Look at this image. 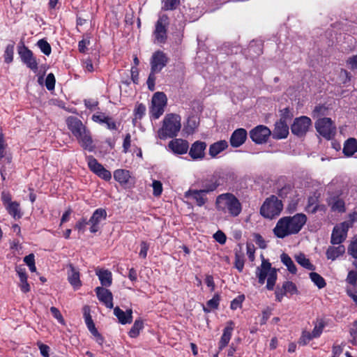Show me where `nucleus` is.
<instances>
[{
	"label": "nucleus",
	"instance_id": "obj_48",
	"mask_svg": "<svg viewBox=\"0 0 357 357\" xmlns=\"http://www.w3.org/2000/svg\"><path fill=\"white\" fill-rule=\"evenodd\" d=\"M282 289L284 291V293H291V294H294L296 291V285L289 281L284 282L282 284Z\"/></svg>",
	"mask_w": 357,
	"mask_h": 357
},
{
	"label": "nucleus",
	"instance_id": "obj_9",
	"mask_svg": "<svg viewBox=\"0 0 357 357\" xmlns=\"http://www.w3.org/2000/svg\"><path fill=\"white\" fill-rule=\"evenodd\" d=\"M317 131L326 139L333 138L336 132V127L330 118H321L315 122Z\"/></svg>",
	"mask_w": 357,
	"mask_h": 357
},
{
	"label": "nucleus",
	"instance_id": "obj_13",
	"mask_svg": "<svg viewBox=\"0 0 357 357\" xmlns=\"http://www.w3.org/2000/svg\"><path fill=\"white\" fill-rule=\"evenodd\" d=\"M18 54L22 62L34 72L38 70V63L33 56L32 52L26 46L22 45L18 47Z\"/></svg>",
	"mask_w": 357,
	"mask_h": 357
},
{
	"label": "nucleus",
	"instance_id": "obj_3",
	"mask_svg": "<svg viewBox=\"0 0 357 357\" xmlns=\"http://www.w3.org/2000/svg\"><path fill=\"white\" fill-rule=\"evenodd\" d=\"M215 207L218 211L228 213L233 217L238 216L242 211L239 200L231 193H223L218 195L215 200Z\"/></svg>",
	"mask_w": 357,
	"mask_h": 357
},
{
	"label": "nucleus",
	"instance_id": "obj_62",
	"mask_svg": "<svg viewBox=\"0 0 357 357\" xmlns=\"http://www.w3.org/2000/svg\"><path fill=\"white\" fill-rule=\"evenodd\" d=\"M213 237L215 239L216 241H218L219 243L220 244H225V242H226V236L225 234L221 231H218L214 235H213Z\"/></svg>",
	"mask_w": 357,
	"mask_h": 357
},
{
	"label": "nucleus",
	"instance_id": "obj_21",
	"mask_svg": "<svg viewBox=\"0 0 357 357\" xmlns=\"http://www.w3.org/2000/svg\"><path fill=\"white\" fill-rule=\"evenodd\" d=\"M95 291L100 301L102 302L109 308L113 307V296L109 289L102 287H98L96 288Z\"/></svg>",
	"mask_w": 357,
	"mask_h": 357
},
{
	"label": "nucleus",
	"instance_id": "obj_59",
	"mask_svg": "<svg viewBox=\"0 0 357 357\" xmlns=\"http://www.w3.org/2000/svg\"><path fill=\"white\" fill-rule=\"evenodd\" d=\"M90 224L86 218L80 219L75 225V228L79 231H84L86 225Z\"/></svg>",
	"mask_w": 357,
	"mask_h": 357
},
{
	"label": "nucleus",
	"instance_id": "obj_54",
	"mask_svg": "<svg viewBox=\"0 0 357 357\" xmlns=\"http://www.w3.org/2000/svg\"><path fill=\"white\" fill-rule=\"evenodd\" d=\"M347 64L352 70H357V54L350 56L347 60Z\"/></svg>",
	"mask_w": 357,
	"mask_h": 357
},
{
	"label": "nucleus",
	"instance_id": "obj_53",
	"mask_svg": "<svg viewBox=\"0 0 357 357\" xmlns=\"http://www.w3.org/2000/svg\"><path fill=\"white\" fill-rule=\"evenodd\" d=\"M90 44V40L89 37L82 39L79 42L78 48L79 51L82 53H85L87 50V45Z\"/></svg>",
	"mask_w": 357,
	"mask_h": 357
},
{
	"label": "nucleus",
	"instance_id": "obj_35",
	"mask_svg": "<svg viewBox=\"0 0 357 357\" xmlns=\"http://www.w3.org/2000/svg\"><path fill=\"white\" fill-rule=\"evenodd\" d=\"M280 258L282 262L287 267L288 271L290 273L295 274L296 273V267L289 255L283 253L281 255Z\"/></svg>",
	"mask_w": 357,
	"mask_h": 357
},
{
	"label": "nucleus",
	"instance_id": "obj_63",
	"mask_svg": "<svg viewBox=\"0 0 357 357\" xmlns=\"http://www.w3.org/2000/svg\"><path fill=\"white\" fill-rule=\"evenodd\" d=\"M38 347L40 351L41 355L43 357H50L49 352H50V347L44 344L38 343Z\"/></svg>",
	"mask_w": 357,
	"mask_h": 357
},
{
	"label": "nucleus",
	"instance_id": "obj_39",
	"mask_svg": "<svg viewBox=\"0 0 357 357\" xmlns=\"http://www.w3.org/2000/svg\"><path fill=\"white\" fill-rule=\"evenodd\" d=\"M6 209L8 210V213L13 215L14 218L15 217H20V204L16 202H12L9 204H8L6 206Z\"/></svg>",
	"mask_w": 357,
	"mask_h": 357
},
{
	"label": "nucleus",
	"instance_id": "obj_46",
	"mask_svg": "<svg viewBox=\"0 0 357 357\" xmlns=\"http://www.w3.org/2000/svg\"><path fill=\"white\" fill-rule=\"evenodd\" d=\"M314 338L312 336V334L307 331H303L301 337L298 340V344L300 345H306L311 340Z\"/></svg>",
	"mask_w": 357,
	"mask_h": 357
},
{
	"label": "nucleus",
	"instance_id": "obj_15",
	"mask_svg": "<svg viewBox=\"0 0 357 357\" xmlns=\"http://www.w3.org/2000/svg\"><path fill=\"white\" fill-rule=\"evenodd\" d=\"M197 184L201 188L200 190L207 194L215 191L220 185V182L216 176H212L198 181Z\"/></svg>",
	"mask_w": 357,
	"mask_h": 357
},
{
	"label": "nucleus",
	"instance_id": "obj_44",
	"mask_svg": "<svg viewBox=\"0 0 357 357\" xmlns=\"http://www.w3.org/2000/svg\"><path fill=\"white\" fill-rule=\"evenodd\" d=\"M179 3L180 0H165L162 8L165 10H174Z\"/></svg>",
	"mask_w": 357,
	"mask_h": 357
},
{
	"label": "nucleus",
	"instance_id": "obj_58",
	"mask_svg": "<svg viewBox=\"0 0 357 357\" xmlns=\"http://www.w3.org/2000/svg\"><path fill=\"white\" fill-rule=\"evenodd\" d=\"M326 111V107L323 105H317L314 107L312 115L314 117H318L319 115H324Z\"/></svg>",
	"mask_w": 357,
	"mask_h": 357
},
{
	"label": "nucleus",
	"instance_id": "obj_45",
	"mask_svg": "<svg viewBox=\"0 0 357 357\" xmlns=\"http://www.w3.org/2000/svg\"><path fill=\"white\" fill-rule=\"evenodd\" d=\"M324 326L325 325L322 321H320L318 324H317L312 333H310L312 336L314 338L319 337L323 331Z\"/></svg>",
	"mask_w": 357,
	"mask_h": 357
},
{
	"label": "nucleus",
	"instance_id": "obj_64",
	"mask_svg": "<svg viewBox=\"0 0 357 357\" xmlns=\"http://www.w3.org/2000/svg\"><path fill=\"white\" fill-rule=\"evenodd\" d=\"M100 178L105 179V181L110 180L112 175L109 171L107 170L105 167L101 169L100 172L97 174Z\"/></svg>",
	"mask_w": 357,
	"mask_h": 357
},
{
	"label": "nucleus",
	"instance_id": "obj_6",
	"mask_svg": "<svg viewBox=\"0 0 357 357\" xmlns=\"http://www.w3.org/2000/svg\"><path fill=\"white\" fill-rule=\"evenodd\" d=\"M356 220V213L350 214L348 220L335 226L331 234V243L336 245L344 242L347 238L349 229L352 227Z\"/></svg>",
	"mask_w": 357,
	"mask_h": 357
},
{
	"label": "nucleus",
	"instance_id": "obj_41",
	"mask_svg": "<svg viewBox=\"0 0 357 357\" xmlns=\"http://www.w3.org/2000/svg\"><path fill=\"white\" fill-rule=\"evenodd\" d=\"M37 44L43 53L47 56L50 54L51 46L46 40L44 39L39 40Z\"/></svg>",
	"mask_w": 357,
	"mask_h": 357
},
{
	"label": "nucleus",
	"instance_id": "obj_52",
	"mask_svg": "<svg viewBox=\"0 0 357 357\" xmlns=\"http://www.w3.org/2000/svg\"><path fill=\"white\" fill-rule=\"evenodd\" d=\"M346 281L349 284L355 286L356 284V282H357V273H356V272L354 271H350L348 273Z\"/></svg>",
	"mask_w": 357,
	"mask_h": 357
},
{
	"label": "nucleus",
	"instance_id": "obj_25",
	"mask_svg": "<svg viewBox=\"0 0 357 357\" xmlns=\"http://www.w3.org/2000/svg\"><path fill=\"white\" fill-rule=\"evenodd\" d=\"M329 246L326 251V256L328 259L335 261L345 253L346 248L342 244H337Z\"/></svg>",
	"mask_w": 357,
	"mask_h": 357
},
{
	"label": "nucleus",
	"instance_id": "obj_26",
	"mask_svg": "<svg viewBox=\"0 0 357 357\" xmlns=\"http://www.w3.org/2000/svg\"><path fill=\"white\" fill-rule=\"evenodd\" d=\"M114 314L118 318L121 324H130L132 320V310H127L126 312L121 310L119 307L114 309Z\"/></svg>",
	"mask_w": 357,
	"mask_h": 357
},
{
	"label": "nucleus",
	"instance_id": "obj_60",
	"mask_svg": "<svg viewBox=\"0 0 357 357\" xmlns=\"http://www.w3.org/2000/svg\"><path fill=\"white\" fill-rule=\"evenodd\" d=\"M247 255L250 261H254L255 259V245L252 243H247Z\"/></svg>",
	"mask_w": 357,
	"mask_h": 357
},
{
	"label": "nucleus",
	"instance_id": "obj_5",
	"mask_svg": "<svg viewBox=\"0 0 357 357\" xmlns=\"http://www.w3.org/2000/svg\"><path fill=\"white\" fill-rule=\"evenodd\" d=\"M255 273L259 283L264 284L267 278V289L268 290L273 289L277 280V271L275 268L271 267V264L268 260L263 258L261 264L257 268Z\"/></svg>",
	"mask_w": 357,
	"mask_h": 357
},
{
	"label": "nucleus",
	"instance_id": "obj_37",
	"mask_svg": "<svg viewBox=\"0 0 357 357\" xmlns=\"http://www.w3.org/2000/svg\"><path fill=\"white\" fill-rule=\"evenodd\" d=\"M310 278L312 280V281L319 288L322 289L326 285V283L325 282V280L321 277L319 274L315 272H312L310 273Z\"/></svg>",
	"mask_w": 357,
	"mask_h": 357
},
{
	"label": "nucleus",
	"instance_id": "obj_43",
	"mask_svg": "<svg viewBox=\"0 0 357 357\" xmlns=\"http://www.w3.org/2000/svg\"><path fill=\"white\" fill-rule=\"evenodd\" d=\"M348 253L357 259V236L354 237L348 247Z\"/></svg>",
	"mask_w": 357,
	"mask_h": 357
},
{
	"label": "nucleus",
	"instance_id": "obj_55",
	"mask_svg": "<svg viewBox=\"0 0 357 357\" xmlns=\"http://www.w3.org/2000/svg\"><path fill=\"white\" fill-rule=\"evenodd\" d=\"M50 312L55 319L58 320V321L62 324H64V319L60 313L59 310L55 307H50Z\"/></svg>",
	"mask_w": 357,
	"mask_h": 357
},
{
	"label": "nucleus",
	"instance_id": "obj_2",
	"mask_svg": "<svg viewBox=\"0 0 357 357\" xmlns=\"http://www.w3.org/2000/svg\"><path fill=\"white\" fill-rule=\"evenodd\" d=\"M66 124L83 149L89 151L94 150L91 132L79 119L75 116H69L66 119Z\"/></svg>",
	"mask_w": 357,
	"mask_h": 357
},
{
	"label": "nucleus",
	"instance_id": "obj_31",
	"mask_svg": "<svg viewBox=\"0 0 357 357\" xmlns=\"http://www.w3.org/2000/svg\"><path fill=\"white\" fill-rule=\"evenodd\" d=\"M84 317L85 319V323L91 333H97V329L95 327V324L92 320V318L90 315V310L88 306L84 307Z\"/></svg>",
	"mask_w": 357,
	"mask_h": 357
},
{
	"label": "nucleus",
	"instance_id": "obj_16",
	"mask_svg": "<svg viewBox=\"0 0 357 357\" xmlns=\"http://www.w3.org/2000/svg\"><path fill=\"white\" fill-rule=\"evenodd\" d=\"M206 144L204 142L196 141L189 151V155L193 160H202L205 156Z\"/></svg>",
	"mask_w": 357,
	"mask_h": 357
},
{
	"label": "nucleus",
	"instance_id": "obj_51",
	"mask_svg": "<svg viewBox=\"0 0 357 357\" xmlns=\"http://www.w3.org/2000/svg\"><path fill=\"white\" fill-rule=\"evenodd\" d=\"M55 85V78L52 73L47 75L45 80V86L48 90H52Z\"/></svg>",
	"mask_w": 357,
	"mask_h": 357
},
{
	"label": "nucleus",
	"instance_id": "obj_7",
	"mask_svg": "<svg viewBox=\"0 0 357 357\" xmlns=\"http://www.w3.org/2000/svg\"><path fill=\"white\" fill-rule=\"evenodd\" d=\"M283 208L281 200L272 195L267 198L260 208V213L266 218L272 219L279 215Z\"/></svg>",
	"mask_w": 357,
	"mask_h": 357
},
{
	"label": "nucleus",
	"instance_id": "obj_27",
	"mask_svg": "<svg viewBox=\"0 0 357 357\" xmlns=\"http://www.w3.org/2000/svg\"><path fill=\"white\" fill-rule=\"evenodd\" d=\"M234 330V323L231 321L225 328L219 342V350H222L229 342Z\"/></svg>",
	"mask_w": 357,
	"mask_h": 357
},
{
	"label": "nucleus",
	"instance_id": "obj_40",
	"mask_svg": "<svg viewBox=\"0 0 357 357\" xmlns=\"http://www.w3.org/2000/svg\"><path fill=\"white\" fill-rule=\"evenodd\" d=\"M13 54H14V43L8 45L6 46L5 52H4V59H5L6 63H10L13 61Z\"/></svg>",
	"mask_w": 357,
	"mask_h": 357
},
{
	"label": "nucleus",
	"instance_id": "obj_1",
	"mask_svg": "<svg viewBox=\"0 0 357 357\" xmlns=\"http://www.w3.org/2000/svg\"><path fill=\"white\" fill-rule=\"evenodd\" d=\"M307 217L303 213L281 218L273 229L274 234L280 238L298 234L306 223Z\"/></svg>",
	"mask_w": 357,
	"mask_h": 357
},
{
	"label": "nucleus",
	"instance_id": "obj_47",
	"mask_svg": "<svg viewBox=\"0 0 357 357\" xmlns=\"http://www.w3.org/2000/svg\"><path fill=\"white\" fill-rule=\"evenodd\" d=\"M235 267L236 269L241 272L244 267V259L242 255L236 253L235 255Z\"/></svg>",
	"mask_w": 357,
	"mask_h": 357
},
{
	"label": "nucleus",
	"instance_id": "obj_49",
	"mask_svg": "<svg viewBox=\"0 0 357 357\" xmlns=\"http://www.w3.org/2000/svg\"><path fill=\"white\" fill-rule=\"evenodd\" d=\"M146 112V107L142 104H138L135 109V119H141Z\"/></svg>",
	"mask_w": 357,
	"mask_h": 357
},
{
	"label": "nucleus",
	"instance_id": "obj_8",
	"mask_svg": "<svg viewBox=\"0 0 357 357\" xmlns=\"http://www.w3.org/2000/svg\"><path fill=\"white\" fill-rule=\"evenodd\" d=\"M169 24V17L166 15H160L155 23V27L153 32L154 43L156 44H163L167 39V26Z\"/></svg>",
	"mask_w": 357,
	"mask_h": 357
},
{
	"label": "nucleus",
	"instance_id": "obj_20",
	"mask_svg": "<svg viewBox=\"0 0 357 357\" xmlns=\"http://www.w3.org/2000/svg\"><path fill=\"white\" fill-rule=\"evenodd\" d=\"M68 268V280L73 286L74 289H78L82 286V282L79 278V272L71 264L67 266Z\"/></svg>",
	"mask_w": 357,
	"mask_h": 357
},
{
	"label": "nucleus",
	"instance_id": "obj_33",
	"mask_svg": "<svg viewBox=\"0 0 357 357\" xmlns=\"http://www.w3.org/2000/svg\"><path fill=\"white\" fill-rule=\"evenodd\" d=\"M86 160L89 169L96 174H98V173L100 172L102 168H104V167L100 163H99L98 160L92 155L87 156Z\"/></svg>",
	"mask_w": 357,
	"mask_h": 357
},
{
	"label": "nucleus",
	"instance_id": "obj_14",
	"mask_svg": "<svg viewBox=\"0 0 357 357\" xmlns=\"http://www.w3.org/2000/svg\"><path fill=\"white\" fill-rule=\"evenodd\" d=\"M168 58L162 51H156L152 55L151 66L153 73H159L167 65Z\"/></svg>",
	"mask_w": 357,
	"mask_h": 357
},
{
	"label": "nucleus",
	"instance_id": "obj_32",
	"mask_svg": "<svg viewBox=\"0 0 357 357\" xmlns=\"http://www.w3.org/2000/svg\"><path fill=\"white\" fill-rule=\"evenodd\" d=\"M114 178L121 183H126L130 178L129 171L125 169H117L114 172Z\"/></svg>",
	"mask_w": 357,
	"mask_h": 357
},
{
	"label": "nucleus",
	"instance_id": "obj_36",
	"mask_svg": "<svg viewBox=\"0 0 357 357\" xmlns=\"http://www.w3.org/2000/svg\"><path fill=\"white\" fill-rule=\"evenodd\" d=\"M144 328V324L143 321L141 319H137L135 320L133 326H132L131 329L130 330L128 334L130 337L135 338L137 337L140 331Z\"/></svg>",
	"mask_w": 357,
	"mask_h": 357
},
{
	"label": "nucleus",
	"instance_id": "obj_56",
	"mask_svg": "<svg viewBox=\"0 0 357 357\" xmlns=\"http://www.w3.org/2000/svg\"><path fill=\"white\" fill-rule=\"evenodd\" d=\"M340 77L343 84H346L351 80L350 73L344 69H341L340 72Z\"/></svg>",
	"mask_w": 357,
	"mask_h": 357
},
{
	"label": "nucleus",
	"instance_id": "obj_4",
	"mask_svg": "<svg viewBox=\"0 0 357 357\" xmlns=\"http://www.w3.org/2000/svg\"><path fill=\"white\" fill-rule=\"evenodd\" d=\"M181 128V116L174 114H169L163 119L162 126L158 131V137L161 139L173 138L177 136Z\"/></svg>",
	"mask_w": 357,
	"mask_h": 357
},
{
	"label": "nucleus",
	"instance_id": "obj_61",
	"mask_svg": "<svg viewBox=\"0 0 357 357\" xmlns=\"http://www.w3.org/2000/svg\"><path fill=\"white\" fill-rule=\"evenodd\" d=\"M155 73H153L152 70H151V73L149 74V76L147 79V85L150 90L153 91L155 89Z\"/></svg>",
	"mask_w": 357,
	"mask_h": 357
},
{
	"label": "nucleus",
	"instance_id": "obj_28",
	"mask_svg": "<svg viewBox=\"0 0 357 357\" xmlns=\"http://www.w3.org/2000/svg\"><path fill=\"white\" fill-rule=\"evenodd\" d=\"M96 273L103 287H109L112 284V275L109 271L102 268H98L96 271Z\"/></svg>",
	"mask_w": 357,
	"mask_h": 357
},
{
	"label": "nucleus",
	"instance_id": "obj_34",
	"mask_svg": "<svg viewBox=\"0 0 357 357\" xmlns=\"http://www.w3.org/2000/svg\"><path fill=\"white\" fill-rule=\"evenodd\" d=\"M295 258L297 263L303 267L310 271H314L315 269L314 266L310 263L309 259H307L304 254L300 253L296 255Z\"/></svg>",
	"mask_w": 357,
	"mask_h": 357
},
{
	"label": "nucleus",
	"instance_id": "obj_38",
	"mask_svg": "<svg viewBox=\"0 0 357 357\" xmlns=\"http://www.w3.org/2000/svg\"><path fill=\"white\" fill-rule=\"evenodd\" d=\"M219 296L215 295L211 300L207 301L206 306H204V312H209L211 310L218 308L219 305Z\"/></svg>",
	"mask_w": 357,
	"mask_h": 357
},
{
	"label": "nucleus",
	"instance_id": "obj_11",
	"mask_svg": "<svg viewBox=\"0 0 357 357\" xmlns=\"http://www.w3.org/2000/svg\"><path fill=\"white\" fill-rule=\"evenodd\" d=\"M311 125V119L307 116H302L294 119L291 130L294 135L303 137L307 133Z\"/></svg>",
	"mask_w": 357,
	"mask_h": 357
},
{
	"label": "nucleus",
	"instance_id": "obj_42",
	"mask_svg": "<svg viewBox=\"0 0 357 357\" xmlns=\"http://www.w3.org/2000/svg\"><path fill=\"white\" fill-rule=\"evenodd\" d=\"M24 261L29 266V270L31 272H35L36 271V267L35 266V256L33 254L31 253L24 257Z\"/></svg>",
	"mask_w": 357,
	"mask_h": 357
},
{
	"label": "nucleus",
	"instance_id": "obj_19",
	"mask_svg": "<svg viewBox=\"0 0 357 357\" xmlns=\"http://www.w3.org/2000/svg\"><path fill=\"white\" fill-rule=\"evenodd\" d=\"M107 217V213L105 210L102 208H98L96 209L92 216L91 217L90 220H89V222L91 225V227L90 228V231L92 233H96L98 231L99 223L105 220Z\"/></svg>",
	"mask_w": 357,
	"mask_h": 357
},
{
	"label": "nucleus",
	"instance_id": "obj_50",
	"mask_svg": "<svg viewBox=\"0 0 357 357\" xmlns=\"http://www.w3.org/2000/svg\"><path fill=\"white\" fill-rule=\"evenodd\" d=\"M153 195L156 197L160 196L162 192V185L159 181H153L152 183Z\"/></svg>",
	"mask_w": 357,
	"mask_h": 357
},
{
	"label": "nucleus",
	"instance_id": "obj_30",
	"mask_svg": "<svg viewBox=\"0 0 357 357\" xmlns=\"http://www.w3.org/2000/svg\"><path fill=\"white\" fill-rule=\"evenodd\" d=\"M228 147V144L225 140H220L212 144L209 147V155L215 158L218 154Z\"/></svg>",
	"mask_w": 357,
	"mask_h": 357
},
{
	"label": "nucleus",
	"instance_id": "obj_23",
	"mask_svg": "<svg viewBox=\"0 0 357 357\" xmlns=\"http://www.w3.org/2000/svg\"><path fill=\"white\" fill-rule=\"evenodd\" d=\"M247 139V131L243 128L236 129L230 137L231 146L237 148L241 146Z\"/></svg>",
	"mask_w": 357,
	"mask_h": 357
},
{
	"label": "nucleus",
	"instance_id": "obj_18",
	"mask_svg": "<svg viewBox=\"0 0 357 357\" xmlns=\"http://www.w3.org/2000/svg\"><path fill=\"white\" fill-rule=\"evenodd\" d=\"M289 135V126L285 120L281 118L279 121L275 124V128L272 135L274 139H280L286 138Z\"/></svg>",
	"mask_w": 357,
	"mask_h": 357
},
{
	"label": "nucleus",
	"instance_id": "obj_57",
	"mask_svg": "<svg viewBox=\"0 0 357 357\" xmlns=\"http://www.w3.org/2000/svg\"><path fill=\"white\" fill-rule=\"evenodd\" d=\"M140 248L139 257L144 259L146 257L149 245L145 241H142L140 243Z\"/></svg>",
	"mask_w": 357,
	"mask_h": 357
},
{
	"label": "nucleus",
	"instance_id": "obj_12",
	"mask_svg": "<svg viewBox=\"0 0 357 357\" xmlns=\"http://www.w3.org/2000/svg\"><path fill=\"white\" fill-rule=\"evenodd\" d=\"M271 135V131L270 129L262 125L255 127L250 132V138L257 144H263L266 142Z\"/></svg>",
	"mask_w": 357,
	"mask_h": 357
},
{
	"label": "nucleus",
	"instance_id": "obj_22",
	"mask_svg": "<svg viewBox=\"0 0 357 357\" xmlns=\"http://www.w3.org/2000/svg\"><path fill=\"white\" fill-rule=\"evenodd\" d=\"M327 203L333 212L344 213L345 211L344 201L339 195H331L327 198Z\"/></svg>",
	"mask_w": 357,
	"mask_h": 357
},
{
	"label": "nucleus",
	"instance_id": "obj_17",
	"mask_svg": "<svg viewBox=\"0 0 357 357\" xmlns=\"http://www.w3.org/2000/svg\"><path fill=\"white\" fill-rule=\"evenodd\" d=\"M202 190L190 189L185 193V197L194 200L198 206H204L207 202L208 198Z\"/></svg>",
	"mask_w": 357,
	"mask_h": 357
},
{
	"label": "nucleus",
	"instance_id": "obj_24",
	"mask_svg": "<svg viewBox=\"0 0 357 357\" xmlns=\"http://www.w3.org/2000/svg\"><path fill=\"white\" fill-rule=\"evenodd\" d=\"M168 146L176 154H184L187 153L189 148L188 142L181 139H176L169 142Z\"/></svg>",
	"mask_w": 357,
	"mask_h": 357
},
{
	"label": "nucleus",
	"instance_id": "obj_29",
	"mask_svg": "<svg viewBox=\"0 0 357 357\" xmlns=\"http://www.w3.org/2000/svg\"><path fill=\"white\" fill-rule=\"evenodd\" d=\"M356 152H357V139L350 137L344 142L343 153L346 156L351 157Z\"/></svg>",
	"mask_w": 357,
	"mask_h": 357
},
{
	"label": "nucleus",
	"instance_id": "obj_10",
	"mask_svg": "<svg viewBox=\"0 0 357 357\" xmlns=\"http://www.w3.org/2000/svg\"><path fill=\"white\" fill-rule=\"evenodd\" d=\"M152 106L150 114L152 117L157 119L164 112V108L167 103V97L162 92L155 93L152 98Z\"/></svg>",
	"mask_w": 357,
	"mask_h": 357
}]
</instances>
